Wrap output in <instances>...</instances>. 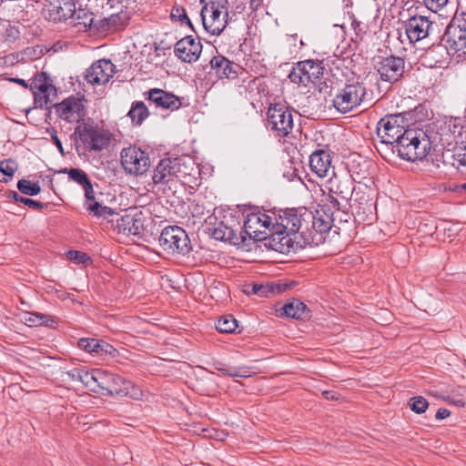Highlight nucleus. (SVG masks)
I'll list each match as a JSON object with an SVG mask.
<instances>
[{"label":"nucleus","mask_w":466,"mask_h":466,"mask_svg":"<svg viewBox=\"0 0 466 466\" xmlns=\"http://www.w3.org/2000/svg\"><path fill=\"white\" fill-rule=\"evenodd\" d=\"M275 219L280 224V228L286 229V232L299 235L304 239L300 242L302 245H309V247L319 245L320 237L311 238L308 231V226L312 219L311 210L304 207L281 209Z\"/></svg>","instance_id":"nucleus-1"},{"label":"nucleus","mask_w":466,"mask_h":466,"mask_svg":"<svg viewBox=\"0 0 466 466\" xmlns=\"http://www.w3.org/2000/svg\"><path fill=\"white\" fill-rule=\"evenodd\" d=\"M394 147L400 158L415 162L427 157L431 149V141L423 129L408 128Z\"/></svg>","instance_id":"nucleus-2"},{"label":"nucleus","mask_w":466,"mask_h":466,"mask_svg":"<svg viewBox=\"0 0 466 466\" xmlns=\"http://www.w3.org/2000/svg\"><path fill=\"white\" fill-rule=\"evenodd\" d=\"M332 99L334 108L341 113L351 112L366 101L367 88L359 81H348L336 88Z\"/></svg>","instance_id":"nucleus-3"},{"label":"nucleus","mask_w":466,"mask_h":466,"mask_svg":"<svg viewBox=\"0 0 466 466\" xmlns=\"http://www.w3.org/2000/svg\"><path fill=\"white\" fill-rule=\"evenodd\" d=\"M99 391L106 396L130 397L138 399L141 395L140 390L130 380L124 377L103 370L102 378H99Z\"/></svg>","instance_id":"nucleus-4"},{"label":"nucleus","mask_w":466,"mask_h":466,"mask_svg":"<svg viewBox=\"0 0 466 466\" xmlns=\"http://www.w3.org/2000/svg\"><path fill=\"white\" fill-rule=\"evenodd\" d=\"M75 133L89 151L100 152L110 145L112 134L97 125L84 123L76 127Z\"/></svg>","instance_id":"nucleus-5"},{"label":"nucleus","mask_w":466,"mask_h":466,"mask_svg":"<svg viewBox=\"0 0 466 466\" xmlns=\"http://www.w3.org/2000/svg\"><path fill=\"white\" fill-rule=\"evenodd\" d=\"M403 116L396 114L383 116L377 124L376 133L380 139V143L390 146L393 153H395L394 145L399 143V140L408 129L403 126Z\"/></svg>","instance_id":"nucleus-6"},{"label":"nucleus","mask_w":466,"mask_h":466,"mask_svg":"<svg viewBox=\"0 0 466 466\" xmlns=\"http://www.w3.org/2000/svg\"><path fill=\"white\" fill-rule=\"evenodd\" d=\"M159 246L167 253L188 254L192 248L187 232L178 226L166 227L158 238Z\"/></svg>","instance_id":"nucleus-7"},{"label":"nucleus","mask_w":466,"mask_h":466,"mask_svg":"<svg viewBox=\"0 0 466 466\" xmlns=\"http://www.w3.org/2000/svg\"><path fill=\"white\" fill-rule=\"evenodd\" d=\"M266 127L280 137H288L294 127L291 110L280 103L270 105L267 111Z\"/></svg>","instance_id":"nucleus-8"},{"label":"nucleus","mask_w":466,"mask_h":466,"mask_svg":"<svg viewBox=\"0 0 466 466\" xmlns=\"http://www.w3.org/2000/svg\"><path fill=\"white\" fill-rule=\"evenodd\" d=\"M441 41L454 53L466 55V13L455 15L446 26Z\"/></svg>","instance_id":"nucleus-9"},{"label":"nucleus","mask_w":466,"mask_h":466,"mask_svg":"<svg viewBox=\"0 0 466 466\" xmlns=\"http://www.w3.org/2000/svg\"><path fill=\"white\" fill-rule=\"evenodd\" d=\"M332 177L329 179L327 189L329 191V199L332 207L337 210H340V203L338 198L342 200L349 201L354 191V179L350 174L337 175L333 169Z\"/></svg>","instance_id":"nucleus-10"},{"label":"nucleus","mask_w":466,"mask_h":466,"mask_svg":"<svg viewBox=\"0 0 466 466\" xmlns=\"http://www.w3.org/2000/svg\"><path fill=\"white\" fill-rule=\"evenodd\" d=\"M120 160L125 171L131 175H143L150 167L148 153L136 146L123 148Z\"/></svg>","instance_id":"nucleus-11"},{"label":"nucleus","mask_w":466,"mask_h":466,"mask_svg":"<svg viewBox=\"0 0 466 466\" xmlns=\"http://www.w3.org/2000/svg\"><path fill=\"white\" fill-rule=\"evenodd\" d=\"M405 64L403 57L391 55L380 57L376 65V70L381 81L394 84L403 77Z\"/></svg>","instance_id":"nucleus-12"},{"label":"nucleus","mask_w":466,"mask_h":466,"mask_svg":"<svg viewBox=\"0 0 466 466\" xmlns=\"http://www.w3.org/2000/svg\"><path fill=\"white\" fill-rule=\"evenodd\" d=\"M439 39V37H437ZM441 41L433 42L430 46L423 49L420 56L421 65L430 68H441L449 63L450 50L446 44Z\"/></svg>","instance_id":"nucleus-13"},{"label":"nucleus","mask_w":466,"mask_h":466,"mask_svg":"<svg viewBox=\"0 0 466 466\" xmlns=\"http://www.w3.org/2000/svg\"><path fill=\"white\" fill-rule=\"evenodd\" d=\"M407 37L410 43H416L431 35L434 24L424 15H413L404 22Z\"/></svg>","instance_id":"nucleus-14"},{"label":"nucleus","mask_w":466,"mask_h":466,"mask_svg":"<svg viewBox=\"0 0 466 466\" xmlns=\"http://www.w3.org/2000/svg\"><path fill=\"white\" fill-rule=\"evenodd\" d=\"M58 116L68 123L80 122L86 110L83 99L71 96L55 105Z\"/></svg>","instance_id":"nucleus-15"},{"label":"nucleus","mask_w":466,"mask_h":466,"mask_svg":"<svg viewBox=\"0 0 466 466\" xmlns=\"http://www.w3.org/2000/svg\"><path fill=\"white\" fill-rule=\"evenodd\" d=\"M200 15L205 30L212 35H219L228 23V10L202 6Z\"/></svg>","instance_id":"nucleus-16"},{"label":"nucleus","mask_w":466,"mask_h":466,"mask_svg":"<svg viewBox=\"0 0 466 466\" xmlns=\"http://www.w3.org/2000/svg\"><path fill=\"white\" fill-rule=\"evenodd\" d=\"M180 158H164L159 161L154 170L153 182L155 184H168L174 180H179L181 172Z\"/></svg>","instance_id":"nucleus-17"},{"label":"nucleus","mask_w":466,"mask_h":466,"mask_svg":"<svg viewBox=\"0 0 466 466\" xmlns=\"http://www.w3.org/2000/svg\"><path fill=\"white\" fill-rule=\"evenodd\" d=\"M115 65L107 59L93 63L85 74V79L92 86L104 85L114 76Z\"/></svg>","instance_id":"nucleus-18"},{"label":"nucleus","mask_w":466,"mask_h":466,"mask_svg":"<svg viewBox=\"0 0 466 466\" xmlns=\"http://www.w3.org/2000/svg\"><path fill=\"white\" fill-rule=\"evenodd\" d=\"M202 52V44L192 35H187L178 40L174 47L176 56L185 63L196 62Z\"/></svg>","instance_id":"nucleus-19"},{"label":"nucleus","mask_w":466,"mask_h":466,"mask_svg":"<svg viewBox=\"0 0 466 466\" xmlns=\"http://www.w3.org/2000/svg\"><path fill=\"white\" fill-rule=\"evenodd\" d=\"M144 96L154 104L157 108L174 111L177 110L182 106L180 97L160 88H151L147 92H145Z\"/></svg>","instance_id":"nucleus-20"},{"label":"nucleus","mask_w":466,"mask_h":466,"mask_svg":"<svg viewBox=\"0 0 466 466\" xmlns=\"http://www.w3.org/2000/svg\"><path fill=\"white\" fill-rule=\"evenodd\" d=\"M240 223L236 218L230 214L228 217L225 216L223 220L218 221L216 226L210 229L211 236L216 240L233 242L238 239L237 231Z\"/></svg>","instance_id":"nucleus-21"},{"label":"nucleus","mask_w":466,"mask_h":466,"mask_svg":"<svg viewBox=\"0 0 466 466\" xmlns=\"http://www.w3.org/2000/svg\"><path fill=\"white\" fill-rule=\"evenodd\" d=\"M77 345L81 350L104 359L115 358L118 355V350L115 347L102 339L82 338L78 340Z\"/></svg>","instance_id":"nucleus-22"},{"label":"nucleus","mask_w":466,"mask_h":466,"mask_svg":"<svg viewBox=\"0 0 466 466\" xmlns=\"http://www.w3.org/2000/svg\"><path fill=\"white\" fill-rule=\"evenodd\" d=\"M311 222L308 226V231L311 238L320 237L319 244L324 241V233H328L332 228L333 218L331 215L326 213L324 208L316 210V213L311 211Z\"/></svg>","instance_id":"nucleus-23"},{"label":"nucleus","mask_w":466,"mask_h":466,"mask_svg":"<svg viewBox=\"0 0 466 466\" xmlns=\"http://www.w3.org/2000/svg\"><path fill=\"white\" fill-rule=\"evenodd\" d=\"M119 233L125 235L142 236L144 231V220L141 212L135 215H125L116 221Z\"/></svg>","instance_id":"nucleus-24"},{"label":"nucleus","mask_w":466,"mask_h":466,"mask_svg":"<svg viewBox=\"0 0 466 466\" xmlns=\"http://www.w3.org/2000/svg\"><path fill=\"white\" fill-rule=\"evenodd\" d=\"M210 67L217 77L234 79L238 77L239 66L234 64L224 56L218 55L210 60Z\"/></svg>","instance_id":"nucleus-25"},{"label":"nucleus","mask_w":466,"mask_h":466,"mask_svg":"<svg viewBox=\"0 0 466 466\" xmlns=\"http://www.w3.org/2000/svg\"><path fill=\"white\" fill-rule=\"evenodd\" d=\"M332 157L329 150L319 149L309 157V167L313 173L319 177H325L331 169Z\"/></svg>","instance_id":"nucleus-26"},{"label":"nucleus","mask_w":466,"mask_h":466,"mask_svg":"<svg viewBox=\"0 0 466 466\" xmlns=\"http://www.w3.org/2000/svg\"><path fill=\"white\" fill-rule=\"evenodd\" d=\"M48 12L54 21H66L76 13V0H49Z\"/></svg>","instance_id":"nucleus-27"},{"label":"nucleus","mask_w":466,"mask_h":466,"mask_svg":"<svg viewBox=\"0 0 466 466\" xmlns=\"http://www.w3.org/2000/svg\"><path fill=\"white\" fill-rule=\"evenodd\" d=\"M322 61L315 62L310 59L300 61V67H302L308 84H316L317 81L321 79L324 74V66H322Z\"/></svg>","instance_id":"nucleus-28"},{"label":"nucleus","mask_w":466,"mask_h":466,"mask_svg":"<svg viewBox=\"0 0 466 466\" xmlns=\"http://www.w3.org/2000/svg\"><path fill=\"white\" fill-rule=\"evenodd\" d=\"M259 218L257 217V214L252 213L247 217L244 221V225L242 228V232L245 236H242L243 240L248 236L250 239L255 241H261L266 238V232L256 229V227L258 225Z\"/></svg>","instance_id":"nucleus-29"},{"label":"nucleus","mask_w":466,"mask_h":466,"mask_svg":"<svg viewBox=\"0 0 466 466\" xmlns=\"http://www.w3.org/2000/svg\"><path fill=\"white\" fill-rule=\"evenodd\" d=\"M269 231V236L266 235V238L263 239L267 240L265 245L279 253H288V248H284L283 244H281V237L286 232V229L282 227L280 228V224L276 222Z\"/></svg>","instance_id":"nucleus-30"},{"label":"nucleus","mask_w":466,"mask_h":466,"mask_svg":"<svg viewBox=\"0 0 466 466\" xmlns=\"http://www.w3.org/2000/svg\"><path fill=\"white\" fill-rule=\"evenodd\" d=\"M286 289L285 286L275 283H253L251 288V293L258 295L260 298L270 297L276 294H279Z\"/></svg>","instance_id":"nucleus-31"},{"label":"nucleus","mask_w":466,"mask_h":466,"mask_svg":"<svg viewBox=\"0 0 466 466\" xmlns=\"http://www.w3.org/2000/svg\"><path fill=\"white\" fill-rule=\"evenodd\" d=\"M149 116L147 106L142 101H135L131 105V108L127 113V116L136 126H140Z\"/></svg>","instance_id":"nucleus-32"},{"label":"nucleus","mask_w":466,"mask_h":466,"mask_svg":"<svg viewBox=\"0 0 466 466\" xmlns=\"http://www.w3.org/2000/svg\"><path fill=\"white\" fill-rule=\"evenodd\" d=\"M102 373L103 370L101 369H93L91 370L86 369L81 383L91 391L99 392V378H102Z\"/></svg>","instance_id":"nucleus-33"},{"label":"nucleus","mask_w":466,"mask_h":466,"mask_svg":"<svg viewBox=\"0 0 466 466\" xmlns=\"http://www.w3.org/2000/svg\"><path fill=\"white\" fill-rule=\"evenodd\" d=\"M282 309L285 316L289 318L302 319L308 316L307 306L299 300H293L285 304Z\"/></svg>","instance_id":"nucleus-34"},{"label":"nucleus","mask_w":466,"mask_h":466,"mask_svg":"<svg viewBox=\"0 0 466 466\" xmlns=\"http://www.w3.org/2000/svg\"><path fill=\"white\" fill-rule=\"evenodd\" d=\"M86 209L96 218H107L115 214V211L106 206H103L96 199L88 203H85Z\"/></svg>","instance_id":"nucleus-35"},{"label":"nucleus","mask_w":466,"mask_h":466,"mask_svg":"<svg viewBox=\"0 0 466 466\" xmlns=\"http://www.w3.org/2000/svg\"><path fill=\"white\" fill-rule=\"evenodd\" d=\"M303 239L299 235L289 232H285L281 237V244H283L284 248H288V253L290 251L297 252L298 250L305 248L309 246L299 243Z\"/></svg>","instance_id":"nucleus-36"},{"label":"nucleus","mask_w":466,"mask_h":466,"mask_svg":"<svg viewBox=\"0 0 466 466\" xmlns=\"http://www.w3.org/2000/svg\"><path fill=\"white\" fill-rule=\"evenodd\" d=\"M238 327V321L231 314L222 316L216 323V329L220 333H234Z\"/></svg>","instance_id":"nucleus-37"},{"label":"nucleus","mask_w":466,"mask_h":466,"mask_svg":"<svg viewBox=\"0 0 466 466\" xmlns=\"http://www.w3.org/2000/svg\"><path fill=\"white\" fill-rule=\"evenodd\" d=\"M58 173L67 174L68 179L70 181L78 184L82 187L90 181V178L88 177L87 174L83 169L80 168L66 167L59 170Z\"/></svg>","instance_id":"nucleus-38"},{"label":"nucleus","mask_w":466,"mask_h":466,"mask_svg":"<svg viewBox=\"0 0 466 466\" xmlns=\"http://www.w3.org/2000/svg\"><path fill=\"white\" fill-rule=\"evenodd\" d=\"M17 169V164L15 160L8 158L0 161V182H8L14 177Z\"/></svg>","instance_id":"nucleus-39"},{"label":"nucleus","mask_w":466,"mask_h":466,"mask_svg":"<svg viewBox=\"0 0 466 466\" xmlns=\"http://www.w3.org/2000/svg\"><path fill=\"white\" fill-rule=\"evenodd\" d=\"M451 165L462 175H466V145L454 149Z\"/></svg>","instance_id":"nucleus-40"},{"label":"nucleus","mask_w":466,"mask_h":466,"mask_svg":"<svg viewBox=\"0 0 466 466\" xmlns=\"http://www.w3.org/2000/svg\"><path fill=\"white\" fill-rule=\"evenodd\" d=\"M16 187L22 194L27 196H36L41 191V187L37 182H32L25 178L18 180Z\"/></svg>","instance_id":"nucleus-41"},{"label":"nucleus","mask_w":466,"mask_h":466,"mask_svg":"<svg viewBox=\"0 0 466 466\" xmlns=\"http://www.w3.org/2000/svg\"><path fill=\"white\" fill-rule=\"evenodd\" d=\"M70 18L79 25H84L85 27L90 28L93 24V14L84 8H76V13Z\"/></svg>","instance_id":"nucleus-42"},{"label":"nucleus","mask_w":466,"mask_h":466,"mask_svg":"<svg viewBox=\"0 0 466 466\" xmlns=\"http://www.w3.org/2000/svg\"><path fill=\"white\" fill-rule=\"evenodd\" d=\"M408 405L413 412L421 414L428 409L429 402L422 396H415L409 400Z\"/></svg>","instance_id":"nucleus-43"},{"label":"nucleus","mask_w":466,"mask_h":466,"mask_svg":"<svg viewBox=\"0 0 466 466\" xmlns=\"http://www.w3.org/2000/svg\"><path fill=\"white\" fill-rule=\"evenodd\" d=\"M171 17L174 20H178L180 23L187 24L192 30H194V26L188 18L187 12L182 6H175L171 10Z\"/></svg>","instance_id":"nucleus-44"},{"label":"nucleus","mask_w":466,"mask_h":466,"mask_svg":"<svg viewBox=\"0 0 466 466\" xmlns=\"http://www.w3.org/2000/svg\"><path fill=\"white\" fill-rule=\"evenodd\" d=\"M289 78L294 84L302 85L304 86H308L302 67H300V62H299L297 67H294L289 74Z\"/></svg>","instance_id":"nucleus-45"},{"label":"nucleus","mask_w":466,"mask_h":466,"mask_svg":"<svg viewBox=\"0 0 466 466\" xmlns=\"http://www.w3.org/2000/svg\"><path fill=\"white\" fill-rule=\"evenodd\" d=\"M66 258L70 260L75 262L76 264H86L87 262L91 261L90 257L82 251L78 250H69L66 253Z\"/></svg>","instance_id":"nucleus-46"},{"label":"nucleus","mask_w":466,"mask_h":466,"mask_svg":"<svg viewBox=\"0 0 466 466\" xmlns=\"http://www.w3.org/2000/svg\"><path fill=\"white\" fill-rule=\"evenodd\" d=\"M53 96H49L48 94L43 95L38 93H34V104L35 107L43 108L44 106L48 107L47 106L50 104L52 105L54 100Z\"/></svg>","instance_id":"nucleus-47"},{"label":"nucleus","mask_w":466,"mask_h":466,"mask_svg":"<svg viewBox=\"0 0 466 466\" xmlns=\"http://www.w3.org/2000/svg\"><path fill=\"white\" fill-rule=\"evenodd\" d=\"M31 89H35L39 92V94L53 96L54 98L57 96V91L56 86L53 84H37L31 85Z\"/></svg>","instance_id":"nucleus-48"},{"label":"nucleus","mask_w":466,"mask_h":466,"mask_svg":"<svg viewBox=\"0 0 466 466\" xmlns=\"http://www.w3.org/2000/svg\"><path fill=\"white\" fill-rule=\"evenodd\" d=\"M46 315L38 312H28L25 318L29 326H42Z\"/></svg>","instance_id":"nucleus-49"},{"label":"nucleus","mask_w":466,"mask_h":466,"mask_svg":"<svg viewBox=\"0 0 466 466\" xmlns=\"http://www.w3.org/2000/svg\"><path fill=\"white\" fill-rule=\"evenodd\" d=\"M428 9L432 12H438L440 9L444 7L449 0H423Z\"/></svg>","instance_id":"nucleus-50"},{"label":"nucleus","mask_w":466,"mask_h":466,"mask_svg":"<svg viewBox=\"0 0 466 466\" xmlns=\"http://www.w3.org/2000/svg\"><path fill=\"white\" fill-rule=\"evenodd\" d=\"M228 0H208L203 6L209 7L210 9L228 10Z\"/></svg>","instance_id":"nucleus-51"},{"label":"nucleus","mask_w":466,"mask_h":466,"mask_svg":"<svg viewBox=\"0 0 466 466\" xmlns=\"http://www.w3.org/2000/svg\"><path fill=\"white\" fill-rule=\"evenodd\" d=\"M85 367H77L70 370L67 374L74 381H79L82 382L83 376L85 373Z\"/></svg>","instance_id":"nucleus-52"},{"label":"nucleus","mask_w":466,"mask_h":466,"mask_svg":"<svg viewBox=\"0 0 466 466\" xmlns=\"http://www.w3.org/2000/svg\"><path fill=\"white\" fill-rule=\"evenodd\" d=\"M22 203L30 208L35 209V210H41L43 209L46 204H44L40 201L29 198H23Z\"/></svg>","instance_id":"nucleus-53"},{"label":"nucleus","mask_w":466,"mask_h":466,"mask_svg":"<svg viewBox=\"0 0 466 466\" xmlns=\"http://www.w3.org/2000/svg\"><path fill=\"white\" fill-rule=\"evenodd\" d=\"M85 191V203H88L96 199L95 191L91 180L82 187Z\"/></svg>","instance_id":"nucleus-54"},{"label":"nucleus","mask_w":466,"mask_h":466,"mask_svg":"<svg viewBox=\"0 0 466 466\" xmlns=\"http://www.w3.org/2000/svg\"><path fill=\"white\" fill-rule=\"evenodd\" d=\"M257 217L259 218L258 225H261L268 230L272 228L273 225H275V223L272 222V218L266 214L258 213L257 214Z\"/></svg>","instance_id":"nucleus-55"},{"label":"nucleus","mask_w":466,"mask_h":466,"mask_svg":"<svg viewBox=\"0 0 466 466\" xmlns=\"http://www.w3.org/2000/svg\"><path fill=\"white\" fill-rule=\"evenodd\" d=\"M37 84H52V80L47 73L41 72L35 76L31 85Z\"/></svg>","instance_id":"nucleus-56"},{"label":"nucleus","mask_w":466,"mask_h":466,"mask_svg":"<svg viewBox=\"0 0 466 466\" xmlns=\"http://www.w3.org/2000/svg\"><path fill=\"white\" fill-rule=\"evenodd\" d=\"M216 370L219 371L222 375L235 378L236 374L234 371V367H228L224 364L219 363L216 366Z\"/></svg>","instance_id":"nucleus-57"},{"label":"nucleus","mask_w":466,"mask_h":466,"mask_svg":"<svg viewBox=\"0 0 466 466\" xmlns=\"http://www.w3.org/2000/svg\"><path fill=\"white\" fill-rule=\"evenodd\" d=\"M235 378H249L251 372L247 367H234Z\"/></svg>","instance_id":"nucleus-58"},{"label":"nucleus","mask_w":466,"mask_h":466,"mask_svg":"<svg viewBox=\"0 0 466 466\" xmlns=\"http://www.w3.org/2000/svg\"><path fill=\"white\" fill-rule=\"evenodd\" d=\"M20 32L19 30L15 26H9L6 29V35L9 40H15L19 37Z\"/></svg>","instance_id":"nucleus-59"},{"label":"nucleus","mask_w":466,"mask_h":466,"mask_svg":"<svg viewBox=\"0 0 466 466\" xmlns=\"http://www.w3.org/2000/svg\"><path fill=\"white\" fill-rule=\"evenodd\" d=\"M42 325L51 329H56L57 326V321L54 317L46 315V319H43Z\"/></svg>","instance_id":"nucleus-60"},{"label":"nucleus","mask_w":466,"mask_h":466,"mask_svg":"<svg viewBox=\"0 0 466 466\" xmlns=\"http://www.w3.org/2000/svg\"><path fill=\"white\" fill-rule=\"evenodd\" d=\"M450 415H451V411L448 409L440 408L435 414V418H436V420H444V419L448 418Z\"/></svg>","instance_id":"nucleus-61"},{"label":"nucleus","mask_w":466,"mask_h":466,"mask_svg":"<svg viewBox=\"0 0 466 466\" xmlns=\"http://www.w3.org/2000/svg\"><path fill=\"white\" fill-rule=\"evenodd\" d=\"M5 196L8 198H11L13 200H15V202H19V203H22V200H23V198L22 196H20L16 191L15 190H8L5 192Z\"/></svg>","instance_id":"nucleus-62"},{"label":"nucleus","mask_w":466,"mask_h":466,"mask_svg":"<svg viewBox=\"0 0 466 466\" xmlns=\"http://www.w3.org/2000/svg\"><path fill=\"white\" fill-rule=\"evenodd\" d=\"M52 140H53L54 144L56 146V147L58 148V150L63 155L64 154L63 145H62V142L60 141V139L58 138L56 133L52 135Z\"/></svg>","instance_id":"nucleus-63"},{"label":"nucleus","mask_w":466,"mask_h":466,"mask_svg":"<svg viewBox=\"0 0 466 466\" xmlns=\"http://www.w3.org/2000/svg\"><path fill=\"white\" fill-rule=\"evenodd\" d=\"M322 394L327 400H338L339 399L338 393L333 390H326V391H323Z\"/></svg>","instance_id":"nucleus-64"}]
</instances>
